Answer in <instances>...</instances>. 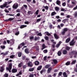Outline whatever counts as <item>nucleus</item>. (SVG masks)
<instances>
[{
  "mask_svg": "<svg viewBox=\"0 0 77 77\" xmlns=\"http://www.w3.org/2000/svg\"><path fill=\"white\" fill-rule=\"evenodd\" d=\"M45 70L43 69L41 71L40 73L41 74H42L43 72H45Z\"/></svg>",
  "mask_w": 77,
  "mask_h": 77,
  "instance_id": "nucleus-39",
  "label": "nucleus"
},
{
  "mask_svg": "<svg viewBox=\"0 0 77 77\" xmlns=\"http://www.w3.org/2000/svg\"><path fill=\"white\" fill-rule=\"evenodd\" d=\"M12 72H13V73H15V72H17V69H12Z\"/></svg>",
  "mask_w": 77,
  "mask_h": 77,
  "instance_id": "nucleus-12",
  "label": "nucleus"
},
{
  "mask_svg": "<svg viewBox=\"0 0 77 77\" xmlns=\"http://www.w3.org/2000/svg\"><path fill=\"white\" fill-rule=\"evenodd\" d=\"M61 43H62V42H59L58 44L57 45H56V47H57V48H58V47H59L60 46V44Z\"/></svg>",
  "mask_w": 77,
  "mask_h": 77,
  "instance_id": "nucleus-18",
  "label": "nucleus"
},
{
  "mask_svg": "<svg viewBox=\"0 0 77 77\" xmlns=\"http://www.w3.org/2000/svg\"><path fill=\"white\" fill-rule=\"evenodd\" d=\"M39 39H40V38L37 37H35L34 40L35 41H38V40H39Z\"/></svg>",
  "mask_w": 77,
  "mask_h": 77,
  "instance_id": "nucleus-21",
  "label": "nucleus"
},
{
  "mask_svg": "<svg viewBox=\"0 0 77 77\" xmlns=\"http://www.w3.org/2000/svg\"><path fill=\"white\" fill-rule=\"evenodd\" d=\"M68 30V28H64L63 30V31L62 32V33L63 35H64V34H65V33L66 32H67V31Z\"/></svg>",
  "mask_w": 77,
  "mask_h": 77,
  "instance_id": "nucleus-5",
  "label": "nucleus"
},
{
  "mask_svg": "<svg viewBox=\"0 0 77 77\" xmlns=\"http://www.w3.org/2000/svg\"><path fill=\"white\" fill-rule=\"evenodd\" d=\"M4 77H8V74L6 73L4 75Z\"/></svg>",
  "mask_w": 77,
  "mask_h": 77,
  "instance_id": "nucleus-43",
  "label": "nucleus"
},
{
  "mask_svg": "<svg viewBox=\"0 0 77 77\" xmlns=\"http://www.w3.org/2000/svg\"><path fill=\"white\" fill-rule=\"evenodd\" d=\"M56 13L55 12H53L51 13V16H54V15H56Z\"/></svg>",
  "mask_w": 77,
  "mask_h": 77,
  "instance_id": "nucleus-22",
  "label": "nucleus"
},
{
  "mask_svg": "<svg viewBox=\"0 0 77 77\" xmlns=\"http://www.w3.org/2000/svg\"><path fill=\"white\" fill-rule=\"evenodd\" d=\"M76 9H77V5L76 6V7L73 8V10H76Z\"/></svg>",
  "mask_w": 77,
  "mask_h": 77,
  "instance_id": "nucleus-56",
  "label": "nucleus"
},
{
  "mask_svg": "<svg viewBox=\"0 0 77 77\" xmlns=\"http://www.w3.org/2000/svg\"><path fill=\"white\" fill-rule=\"evenodd\" d=\"M75 42H74V40L73 39L71 42L70 43V45H73Z\"/></svg>",
  "mask_w": 77,
  "mask_h": 77,
  "instance_id": "nucleus-8",
  "label": "nucleus"
},
{
  "mask_svg": "<svg viewBox=\"0 0 77 77\" xmlns=\"http://www.w3.org/2000/svg\"><path fill=\"white\" fill-rule=\"evenodd\" d=\"M45 8L46 10H48V6H46L45 7Z\"/></svg>",
  "mask_w": 77,
  "mask_h": 77,
  "instance_id": "nucleus-51",
  "label": "nucleus"
},
{
  "mask_svg": "<svg viewBox=\"0 0 77 77\" xmlns=\"http://www.w3.org/2000/svg\"><path fill=\"white\" fill-rule=\"evenodd\" d=\"M52 70V68H51L50 67L48 68L47 71L48 73H50V71H51Z\"/></svg>",
  "mask_w": 77,
  "mask_h": 77,
  "instance_id": "nucleus-14",
  "label": "nucleus"
},
{
  "mask_svg": "<svg viewBox=\"0 0 77 77\" xmlns=\"http://www.w3.org/2000/svg\"><path fill=\"white\" fill-rule=\"evenodd\" d=\"M42 68V66H39L38 67L37 69L39 71V70H40V69H41Z\"/></svg>",
  "mask_w": 77,
  "mask_h": 77,
  "instance_id": "nucleus-28",
  "label": "nucleus"
},
{
  "mask_svg": "<svg viewBox=\"0 0 77 77\" xmlns=\"http://www.w3.org/2000/svg\"><path fill=\"white\" fill-rule=\"evenodd\" d=\"M35 65H38L39 64V62L38 61H36L35 63Z\"/></svg>",
  "mask_w": 77,
  "mask_h": 77,
  "instance_id": "nucleus-24",
  "label": "nucleus"
},
{
  "mask_svg": "<svg viewBox=\"0 0 77 77\" xmlns=\"http://www.w3.org/2000/svg\"><path fill=\"white\" fill-rule=\"evenodd\" d=\"M25 24H29V22L28 21L25 22Z\"/></svg>",
  "mask_w": 77,
  "mask_h": 77,
  "instance_id": "nucleus-59",
  "label": "nucleus"
},
{
  "mask_svg": "<svg viewBox=\"0 0 77 77\" xmlns=\"http://www.w3.org/2000/svg\"><path fill=\"white\" fill-rule=\"evenodd\" d=\"M48 52V51L47 50H45L43 51V52L44 53H47Z\"/></svg>",
  "mask_w": 77,
  "mask_h": 77,
  "instance_id": "nucleus-41",
  "label": "nucleus"
},
{
  "mask_svg": "<svg viewBox=\"0 0 77 77\" xmlns=\"http://www.w3.org/2000/svg\"><path fill=\"white\" fill-rule=\"evenodd\" d=\"M42 47L43 48V49L45 48H46V46L45 45V44H43L42 45Z\"/></svg>",
  "mask_w": 77,
  "mask_h": 77,
  "instance_id": "nucleus-33",
  "label": "nucleus"
},
{
  "mask_svg": "<svg viewBox=\"0 0 77 77\" xmlns=\"http://www.w3.org/2000/svg\"><path fill=\"white\" fill-rule=\"evenodd\" d=\"M21 52H19L18 54V57H20L21 56Z\"/></svg>",
  "mask_w": 77,
  "mask_h": 77,
  "instance_id": "nucleus-34",
  "label": "nucleus"
},
{
  "mask_svg": "<svg viewBox=\"0 0 77 77\" xmlns=\"http://www.w3.org/2000/svg\"><path fill=\"white\" fill-rule=\"evenodd\" d=\"M19 33H20V32H16L15 35H19Z\"/></svg>",
  "mask_w": 77,
  "mask_h": 77,
  "instance_id": "nucleus-52",
  "label": "nucleus"
},
{
  "mask_svg": "<svg viewBox=\"0 0 77 77\" xmlns=\"http://www.w3.org/2000/svg\"><path fill=\"white\" fill-rule=\"evenodd\" d=\"M63 77H67V75L66 74V73L65 72H64L63 73Z\"/></svg>",
  "mask_w": 77,
  "mask_h": 77,
  "instance_id": "nucleus-23",
  "label": "nucleus"
},
{
  "mask_svg": "<svg viewBox=\"0 0 77 77\" xmlns=\"http://www.w3.org/2000/svg\"><path fill=\"white\" fill-rule=\"evenodd\" d=\"M56 3L59 6H60V2L59 0H57L56 2Z\"/></svg>",
  "mask_w": 77,
  "mask_h": 77,
  "instance_id": "nucleus-15",
  "label": "nucleus"
},
{
  "mask_svg": "<svg viewBox=\"0 0 77 77\" xmlns=\"http://www.w3.org/2000/svg\"><path fill=\"white\" fill-rule=\"evenodd\" d=\"M70 49V48H69V47L67 46L66 48V50H69Z\"/></svg>",
  "mask_w": 77,
  "mask_h": 77,
  "instance_id": "nucleus-46",
  "label": "nucleus"
},
{
  "mask_svg": "<svg viewBox=\"0 0 77 77\" xmlns=\"http://www.w3.org/2000/svg\"><path fill=\"white\" fill-rule=\"evenodd\" d=\"M17 12H21V11H20V10L19 9H18L16 10Z\"/></svg>",
  "mask_w": 77,
  "mask_h": 77,
  "instance_id": "nucleus-54",
  "label": "nucleus"
},
{
  "mask_svg": "<svg viewBox=\"0 0 77 77\" xmlns=\"http://www.w3.org/2000/svg\"><path fill=\"white\" fill-rule=\"evenodd\" d=\"M53 62H54L55 64H56V63H57V60H55V59L53 60Z\"/></svg>",
  "mask_w": 77,
  "mask_h": 77,
  "instance_id": "nucleus-29",
  "label": "nucleus"
},
{
  "mask_svg": "<svg viewBox=\"0 0 77 77\" xmlns=\"http://www.w3.org/2000/svg\"><path fill=\"white\" fill-rule=\"evenodd\" d=\"M45 38L46 40H48L49 39L48 37L47 36H46L45 37Z\"/></svg>",
  "mask_w": 77,
  "mask_h": 77,
  "instance_id": "nucleus-44",
  "label": "nucleus"
},
{
  "mask_svg": "<svg viewBox=\"0 0 77 77\" xmlns=\"http://www.w3.org/2000/svg\"><path fill=\"white\" fill-rule=\"evenodd\" d=\"M71 17V15H67V16H66V17L67 18H70V17Z\"/></svg>",
  "mask_w": 77,
  "mask_h": 77,
  "instance_id": "nucleus-55",
  "label": "nucleus"
},
{
  "mask_svg": "<svg viewBox=\"0 0 77 77\" xmlns=\"http://www.w3.org/2000/svg\"><path fill=\"white\" fill-rule=\"evenodd\" d=\"M41 19H37L36 20V23H39V22L41 21Z\"/></svg>",
  "mask_w": 77,
  "mask_h": 77,
  "instance_id": "nucleus-31",
  "label": "nucleus"
},
{
  "mask_svg": "<svg viewBox=\"0 0 77 77\" xmlns=\"http://www.w3.org/2000/svg\"><path fill=\"white\" fill-rule=\"evenodd\" d=\"M25 52L26 54H29V49L26 48L25 50Z\"/></svg>",
  "mask_w": 77,
  "mask_h": 77,
  "instance_id": "nucleus-10",
  "label": "nucleus"
},
{
  "mask_svg": "<svg viewBox=\"0 0 77 77\" xmlns=\"http://www.w3.org/2000/svg\"><path fill=\"white\" fill-rule=\"evenodd\" d=\"M50 66L49 65H46L45 66V68H49Z\"/></svg>",
  "mask_w": 77,
  "mask_h": 77,
  "instance_id": "nucleus-38",
  "label": "nucleus"
},
{
  "mask_svg": "<svg viewBox=\"0 0 77 77\" xmlns=\"http://www.w3.org/2000/svg\"><path fill=\"white\" fill-rule=\"evenodd\" d=\"M14 18H10L9 19H8V20L9 21H12V20H14Z\"/></svg>",
  "mask_w": 77,
  "mask_h": 77,
  "instance_id": "nucleus-36",
  "label": "nucleus"
},
{
  "mask_svg": "<svg viewBox=\"0 0 77 77\" xmlns=\"http://www.w3.org/2000/svg\"><path fill=\"white\" fill-rule=\"evenodd\" d=\"M34 47L35 48V49L37 51H38L39 50V47L38 46H35Z\"/></svg>",
  "mask_w": 77,
  "mask_h": 77,
  "instance_id": "nucleus-20",
  "label": "nucleus"
},
{
  "mask_svg": "<svg viewBox=\"0 0 77 77\" xmlns=\"http://www.w3.org/2000/svg\"><path fill=\"white\" fill-rule=\"evenodd\" d=\"M12 63H10L9 66V67H6V70L7 71H9L10 72H11V69H12Z\"/></svg>",
  "mask_w": 77,
  "mask_h": 77,
  "instance_id": "nucleus-2",
  "label": "nucleus"
},
{
  "mask_svg": "<svg viewBox=\"0 0 77 77\" xmlns=\"http://www.w3.org/2000/svg\"><path fill=\"white\" fill-rule=\"evenodd\" d=\"M4 70H5V68H4V67L2 66L1 67V69H0V71L1 72H3V71H4Z\"/></svg>",
  "mask_w": 77,
  "mask_h": 77,
  "instance_id": "nucleus-13",
  "label": "nucleus"
},
{
  "mask_svg": "<svg viewBox=\"0 0 77 77\" xmlns=\"http://www.w3.org/2000/svg\"><path fill=\"white\" fill-rule=\"evenodd\" d=\"M61 52L60 51H58L57 53L58 56H60V55H61Z\"/></svg>",
  "mask_w": 77,
  "mask_h": 77,
  "instance_id": "nucleus-35",
  "label": "nucleus"
},
{
  "mask_svg": "<svg viewBox=\"0 0 77 77\" xmlns=\"http://www.w3.org/2000/svg\"><path fill=\"white\" fill-rule=\"evenodd\" d=\"M34 70V68H30L29 69V71H33Z\"/></svg>",
  "mask_w": 77,
  "mask_h": 77,
  "instance_id": "nucleus-32",
  "label": "nucleus"
},
{
  "mask_svg": "<svg viewBox=\"0 0 77 77\" xmlns=\"http://www.w3.org/2000/svg\"><path fill=\"white\" fill-rule=\"evenodd\" d=\"M18 4L17 3H15L14 5L13 8L14 9H17V8H18Z\"/></svg>",
  "mask_w": 77,
  "mask_h": 77,
  "instance_id": "nucleus-7",
  "label": "nucleus"
},
{
  "mask_svg": "<svg viewBox=\"0 0 77 77\" xmlns=\"http://www.w3.org/2000/svg\"><path fill=\"white\" fill-rule=\"evenodd\" d=\"M76 62V60H73L72 63V64L73 65Z\"/></svg>",
  "mask_w": 77,
  "mask_h": 77,
  "instance_id": "nucleus-42",
  "label": "nucleus"
},
{
  "mask_svg": "<svg viewBox=\"0 0 77 77\" xmlns=\"http://www.w3.org/2000/svg\"><path fill=\"white\" fill-rule=\"evenodd\" d=\"M76 3V1L74 0H72V3L73 5H70V4H67V6L69 7L70 8H72L74 6V5H75V3Z\"/></svg>",
  "mask_w": 77,
  "mask_h": 77,
  "instance_id": "nucleus-1",
  "label": "nucleus"
},
{
  "mask_svg": "<svg viewBox=\"0 0 77 77\" xmlns=\"http://www.w3.org/2000/svg\"><path fill=\"white\" fill-rule=\"evenodd\" d=\"M19 68H21L22 66V63H20L19 64L18 66Z\"/></svg>",
  "mask_w": 77,
  "mask_h": 77,
  "instance_id": "nucleus-30",
  "label": "nucleus"
},
{
  "mask_svg": "<svg viewBox=\"0 0 77 77\" xmlns=\"http://www.w3.org/2000/svg\"><path fill=\"white\" fill-rule=\"evenodd\" d=\"M38 12H39V10H37L36 11L35 14H36V15H38Z\"/></svg>",
  "mask_w": 77,
  "mask_h": 77,
  "instance_id": "nucleus-47",
  "label": "nucleus"
},
{
  "mask_svg": "<svg viewBox=\"0 0 77 77\" xmlns=\"http://www.w3.org/2000/svg\"><path fill=\"white\" fill-rule=\"evenodd\" d=\"M7 42L8 44H9L10 43L11 44H14V39H11L10 41L7 40Z\"/></svg>",
  "mask_w": 77,
  "mask_h": 77,
  "instance_id": "nucleus-4",
  "label": "nucleus"
},
{
  "mask_svg": "<svg viewBox=\"0 0 77 77\" xmlns=\"http://www.w3.org/2000/svg\"><path fill=\"white\" fill-rule=\"evenodd\" d=\"M14 56H15V55H12L10 56V58H11V59H13V58H14Z\"/></svg>",
  "mask_w": 77,
  "mask_h": 77,
  "instance_id": "nucleus-48",
  "label": "nucleus"
},
{
  "mask_svg": "<svg viewBox=\"0 0 77 77\" xmlns=\"http://www.w3.org/2000/svg\"><path fill=\"white\" fill-rule=\"evenodd\" d=\"M63 54H66L67 53V51L66 50H64L63 51Z\"/></svg>",
  "mask_w": 77,
  "mask_h": 77,
  "instance_id": "nucleus-25",
  "label": "nucleus"
},
{
  "mask_svg": "<svg viewBox=\"0 0 77 77\" xmlns=\"http://www.w3.org/2000/svg\"><path fill=\"white\" fill-rule=\"evenodd\" d=\"M27 25H22L20 26V29H23L24 27H26Z\"/></svg>",
  "mask_w": 77,
  "mask_h": 77,
  "instance_id": "nucleus-19",
  "label": "nucleus"
},
{
  "mask_svg": "<svg viewBox=\"0 0 77 77\" xmlns=\"http://www.w3.org/2000/svg\"><path fill=\"white\" fill-rule=\"evenodd\" d=\"M34 38V37L33 36H31L30 37V39H33Z\"/></svg>",
  "mask_w": 77,
  "mask_h": 77,
  "instance_id": "nucleus-61",
  "label": "nucleus"
},
{
  "mask_svg": "<svg viewBox=\"0 0 77 77\" xmlns=\"http://www.w3.org/2000/svg\"><path fill=\"white\" fill-rule=\"evenodd\" d=\"M70 40H71V39H70V38H68L66 41V43H68V42H69V41H70Z\"/></svg>",
  "mask_w": 77,
  "mask_h": 77,
  "instance_id": "nucleus-17",
  "label": "nucleus"
},
{
  "mask_svg": "<svg viewBox=\"0 0 77 77\" xmlns=\"http://www.w3.org/2000/svg\"><path fill=\"white\" fill-rule=\"evenodd\" d=\"M12 3V2H9V3H8V2H5L4 4H3V5H1L0 6V8L1 9H3L4 8H5L7 6V5H9V3Z\"/></svg>",
  "mask_w": 77,
  "mask_h": 77,
  "instance_id": "nucleus-3",
  "label": "nucleus"
},
{
  "mask_svg": "<svg viewBox=\"0 0 77 77\" xmlns=\"http://www.w3.org/2000/svg\"><path fill=\"white\" fill-rule=\"evenodd\" d=\"M33 74H31L29 75V77H33Z\"/></svg>",
  "mask_w": 77,
  "mask_h": 77,
  "instance_id": "nucleus-53",
  "label": "nucleus"
},
{
  "mask_svg": "<svg viewBox=\"0 0 77 77\" xmlns=\"http://www.w3.org/2000/svg\"><path fill=\"white\" fill-rule=\"evenodd\" d=\"M57 22H60L61 21V20L59 19L57 20Z\"/></svg>",
  "mask_w": 77,
  "mask_h": 77,
  "instance_id": "nucleus-63",
  "label": "nucleus"
},
{
  "mask_svg": "<svg viewBox=\"0 0 77 77\" xmlns=\"http://www.w3.org/2000/svg\"><path fill=\"white\" fill-rule=\"evenodd\" d=\"M27 65L28 66H29V67H32V66H33V64H32V62H28L27 63Z\"/></svg>",
  "mask_w": 77,
  "mask_h": 77,
  "instance_id": "nucleus-9",
  "label": "nucleus"
},
{
  "mask_svg": "<svg viewBox=\"0 0 77 77\" xmlns=\"http://www.w3.org/2000/svg\"><path fill=\"white\" fill-rule=\"evenodd\" d=\"M70 64V62L68 61L66 63V65H69Z\"/></svg>",
  "mask_w": 77,
  "mask_h": 77,
  "instance_id": "nucleus-37",
  "label": "nucleus"
},
{
  "mask_svg": "<svg viewBox=\"0 0 77 77\" xmlns=\"http://www.w3.org/2000/svg\"><path fill=\"white\" fill-rule=\"evenodd\" d=\"M44 60H47V56H45L44 58Z\"/></svg>",
  "mask_w": 77,
  "mask_h": 77,
  "instance_id": "nucleus-60",
  "label": "nucleus"
},
{
  "mask_svg": "<svg viewBox=\"0 0 77 77\" xmlns=\"http://www.w3.org/2000/svg\"><path fill=\"white\" fill-rule=\"evenodd\" d=\"M68 21V19H65L62 21L63 23H65L66 21Z\"/></svg>",
  "mask_w": 77,
  "mask_h": 77,
  "instance_id": "nucleus-16",
  "label": "nucleus"
},
{
  "mask_svg": "<svg viewBox=\"0 0 77 77\" xmlns=\"http://www.w3.org/2000/svg\"><path fill=\"white\" fill-rule=\"evenodd\" d=\"M62 73L61 72H60L59 73V75H62Z\"/></svg>",
  "mask_w": 77,
  "mask_h": 77,
  "instance_id": "nucleus-64",
  "label": "nucleus"
},
{
  "mask_svg": "<svg viewBox=\"0 0 77 77\" xmlns=\"http://www.w3.org/2000/svg\"><path fill=\"white\" fill-rule=\"evenodd\" d=\"M60 26H61V27H63V26H64V24H63V23H61L60 24Z\"/></svg>",
  "mask_w": 77,
  "mask_h": 77,
  "instance_id": "nucleus-62",
  "label": "nucleus"
},
{
  "mask_svg": "<svg viewBox=\"0 0 77 77\" xmlns=\"http://www.w3.org/2000/svg\"><path fill=\"white\" fill-rule=\"evenodd\" d=\"M4 11L5 12H6V13H9V11L6 9H5Z\"/></svg>",
  "mask_w": 77,
  "mask_h": 77,
  "instance_id": "nucleus-50",
  "label": "nucleus"
},
{
  "mask_svg": "<svg viewBox=\"0 0 77 77\" xmlns=\"http://www.w3.org/2000/svg\"><path fill=\"white\" fill-rule=\"evenodd\" d=\"M42 35L41 34V33H39L38 34H37V35L38 36H42Z\"/></svg>",
  "mask_w": 77,
  "mask_h": 77,
  "instance_id": "nucleus-49",
  "label": "nucleus"
},
{
  "mask_svg": "<svg viewBox=\"0 0 77 77\" xmlns=\"http://www.w3.org/2000/svg\"><path fill=\"white\" fill-rule=\"evenodd\" d=\"M62 5L63 6H66V3L65 2L63 3L62 4Z\"/></svg>",
  "mask_w": 77,
  "mask_h": 77,
  "instance_id": "nucleus-45",
  "label": "nucleus"
},
{
  "mask_svg": "<svg viewBox=\"0 0 77 77\" xmlns=\"http://www.w3.org/2000/svg\"><path fill=\"white\" fill-rule=\"evenodd\" d=\"M1 48H5V46H1Z\"/></svg>",
  "mask_w": 77,
  "mask_h": 77,
  "instance_id": "nucleus-57",
  "label": "nucleus"
},
{
  "mask_svg": "<svg viewBox=\"0 0 77 77\" xmlns=\"http://www.w3.org/2000/svg\"><path fill=\"white\" fill-rule=\"evenodd\" d=\"M25 44L24 43H22L21 44L19 45L18 46V49H20V48H22V47L25 45Z\"/></svg>",
  "mask_w": 77,
  "mask_h": 77,
  "instance_id": "nucleus-6",
  "label": "nucleus"
},
{
  "mask_svg": "<svg viewBox=\"0 0 77 77\" xmlns=\"http://www.w3.org/2000/svg\"><path fill=\"white\" fill-rule=\"evenodd\" d=\"M45 34H46L47 35H48V36H50L51 35V34L48 33V32H45Z\"/></svg>",
  "mask_w": 77,
  "mask_h": 77,
  "instance_id": "nucleus-27",
  "label": "nucleus"
},
{
  "mask_svg": "<svg viewBox=\"0 0 77 77\" xmlns=\"http://www.w3.org/2000/svg\"><path fill=\"white\" fill-rule=\"evenodd\" d=\"M54 36L55 38L56 39H59V37L58 36V35H57V34L56 33L54 34Z\"/></svg>",
  "mask_w": 77,
  "mask_h": 77,
  "instance_id": "nucleus-11",
  "label": "nucleus"
},
{
  "mask_svg": "<svg viewBox=\"0 0 77 77\" xmlns=\"http://www.w3.org/2000/svg\"><path fill=\"white\" fill-rule=\"evenodd\" d=\"M20 13H18L16 15V16L17 17H20Z\"/></svg>",
  "mask_w": 77,
  "mask_h": 77,
  "instance_id": "nucleus-58",
  "label": "nucleus"
},
{
  "mask_svg": "<svg viewBox=\"0 0 77 77\" xmlns=\"http://www.w3.org/2000/svg\"><path fill=\"white\" fill-rule=\"evenodd\" d=\"M75 17H77V12H75V13L74 14Z\"/></svg>",
  "mask_w": 77,
  "mask_h": 77,
  "instance_id": "nucleus-40",
  "label": "nucleus"
},
{
  "mask_svg": "<svg viewBox=\"0 0 77 77\" xmlns=\"http://www.w3.org/2000/svg\"><path fill=\"white\" fill-rule=\"evenodd\" d=\"M60 9V8L58 7H56L55 8V10L57 11H59Z\"/></svg>",
  "mask_w": 77,
  "mask_h": 77,
  "instance_id": "nucleus-26",
  "label": "nucleus"
}]
</instances>
